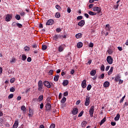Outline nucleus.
I'll use <instances>...</instances> for the list:
<instances>
[{
	"mask_svg": "<svg viewBox=\"0 0 128 128\" xmlns=\"http://www.w3.org/2000/svg\"><path fill=\"white\" fill-rule=\"evenodd\" d=\"M66 102V97H64L61 100V102H62V104H64Z\"/></svg>",
	"mask_w": 128,
	"mask_h": 128,
	"instance_id": "nucleus-29",
	"label": "nucleus"
},
{
	"mask_svg": "<svg viewBox=\"0 0 128 128\" xmlns=\"http://www.w3.org/2000/svg\"><path fill=\"white\" fill-rule=\"evenodd\" d=\"M13 128H17L18 126V120H15L14 124L12 126Z\"/></svg>",
	"mask_w": 128,
	"mask_h": 128,
	"instance_id": "nucleus-14",
	"label": "nucleus"
},
{
	"mask_svg": "<svg viewBox=\"0 0 128 128\" xmlns=\"http://www.w3.org/2000/svg\"><path fill=\"white\" fill-rule=\"evenodd\" d=\"M12 16H10V14H7V15L6 16V22H10V20H12Z\"/></svg>",
	"mask_w": 128,
	"mask_h": 128,
	"instance_id": "nucleus-10",
	"label": "nucleus"
},
{
	"mask_svg": "<svg viewBox=\"0 0 128 128\" xmlns=\"http://www.w3.org/2000/svg\"><path fill=\"white\" fill-rule=\"evenodd\" d=\"M48 76H52L54 74V70H50L48 72Z\"/></svg>",
	"mask_w": 128,
	"mask_h": 128,
	"instance_id": "nucleus-27",
	"label": "nucleus"
},
{
	"mask_svg": "<svg viewBox=\"0 0 128 128\" xmlns=\"http://www.w3.org/2000/svg\"><path fill=\"white\" fill-rule=\"evenodd\" d=\"M18 28H22V24H20V23H17V26Z\"/></svg>",
	"mask_w": 128,
	"mask_h": 128,
	"instance_id": "nucleus-32",
	"label": "nucleus"
},
{
	"mask_svg": "<svg viewBox=\"0 0 128 128\" xmlns=\"http://www.w3.org/2000/svg\"><path fill=\"white\" fill-rule=\"evenodd\" d=\"M24 14H24V12H20V15L22 16H24Z\"/></svg>",
	"mask_w": 128,
	"mask_h": 128,
	"instance_id": "nucleus-63",
	"label": "nucleus"
},
{
	"mask_svg": "<svg viewBox=\"0 0 128 128\" xmlns=\"http://www.w3.org/2000/svg\"><path fill=\"white\" fill-rule=\"evenodd\" d=\"M10 92H16V88H14L12 87L10 88Z\"/></svg>",
	"mask_w": 128,
	"mask_h": 128,
	"instance_id": "nucleus-41",
	"label": "nucleus"
},
{
	"mask_svg": "<svg viewBox=\"0 0 128 128\" xmlns=\"http://www.w3.org/2000/svg\"><path fill=\"white\" fill-rule=\"evenodd\" d=\"M40 110H42V108H44V103H42L40 104Z\"/></svg>",
	"mask_w": 128,
	"mask_h": 128,
	"instance_id": "nucleus-56",
	"label": "nucleus"
},
{
	"mask_svg": "<svg viewBox=\"0 0 128 128\" xmlns=\"http://www.w3.org/2000/svg\"><path fill=\"white\" fill-rule=\"evenodd\" d=\"M76 47H77L78 48H80V42H78L77 44Z\"/></svg>",
	"mask_w": 128,
	"mask_h": 128,
	"instance_id": "nucleus-48",
	"label": "nucleus"
},
{
	"mask_svg": "<svg viewBox=\"0 0 128 128\" xmlns=\"http://www.w3.org/2000/svg\"><path fill=\"white\" fill-rule=\"evenodd\" d=\"M96 70H94L90 71V76H96Z\"/></svg>",
	"mask_w": 128,
	"mask_h": 128,
	"instance_id": "nucleus-17",
	"label": "nucleus"
},
{
	"mask_svg": "<svg viewBox=\"0 0 128 128\" xmlns=\"http://www.w3.org/2000/svg\"><path fill=\"white\" fill-rule=\"evenodd\" d=\"M62 84L64 86H68V80H64L62 82Z\"/></svg>",
	"mask_w": 128,
	"mask_h": 128,
	"instance_id": "nucleus-22",
	"label": "nucleus"
},
{
	"mask_svg": "<svg viewBox=\"0 0 128 128\" xmlns=\"http://www.w3.org/2000/svg\"><path fill=\"white\" fill-rule=\"evenodd\" d=\"M78 112V108H74L72 110V114H76Z\"/></svg>",
	"mask_w": 128,
	"mask_h": 128,
	"instance_id": "nucleus-13",
	"label": "nucleus"
},
{
	"mask_svg": "<svg viewBox=\"0 0 128 128\" xmlns=\"http://www.w3.org/2000/svg\"><path fill=\"white\" fill-rule=\"evenodd\" d=\"M118 6H120V5L118 4L117 5L114 6V8L115 10H118Z\"/></svg>",
	"mask_w": 128,
	"mask_h": 128,
	"instance_id": "nucleus-54",
	"label": "nucleus"
},
{
	"mask_svg": "<svg viewBox=\"0 0 128 128\" xmlns=\"http://www.w3.org/2000/svg\"><path fill=\"white\" fill-rule=\"evenodd\" d=\"M118 50H120V52H122V48L120 46H118Z\"/></svg>",
	"mask_w": 128,
	"mask_h": 128,
	"instance_id": "nucleus-62",
	"label": "nucleus"
},
{
	"mask_svg": "<svg viewBox=\"0 0 128 128\" xmlns=\"http://www.w3.org/2000/svg\"><path fill=\"white\" fill-rule=\"evenodd\" d=\"M55 16L56 18H60V14L58 13V12H56Z\"/></svg>",
	"mask_w": 128,
	"mask_h": 128,
	"instance_id": "nucleus-26",
	"label": "nucleus"
},
{
	"mask_svg": "<svg viewBox=\"0 0 128 128\" xmlns=\"http://www.w3.org/2000/svg\"><path fill=\"white\" fill-rule=\"evenodd\" d=\"M101 70H102L103 72L104 70V65L102 64L100 67Z\"/></svg>",
	"mask_w": 128,
	"mask_h": 128,
	"instance_id": "nucleus-46",
	"label": "nucleus"
},
{
	"mask_svg": "<svg viewBox=\"0 0 128 128\" xmlns=\"http://www.w3.org/2000/svg\"><path fill=\"white\" fill-rule=\"evenodd\" d=\"M99 78H102V80H103V78H104V74H102L100 77H99Z\"/></svg>",
	"mask_w": 128,
	"mask_h": 128,
	"instance_id": "nucleus-45",
	"label": "nucleus"
},
{
	"mask_svg": "<svg viewBox=\"0 0 128 128\" xmlns=\"http://www.w3.org/2000/svg\"><path fill=\"white\" fill-rule=\"evenodd\" d=\"M92 88V85L88 84L87 86V90H90V89Z\"/></svg>",
	"mask_w": 128,
	"mask_h": 128,
	"instance_id": "nucleus-44",
	"label": "nucleus"
},
{
	"mask_svg": "<svg viewBox=\"0 0 128 128\" xmlns=\"http://www.w3.org/2000/svg\"><path fill=\"white\" fill-rule=\"evenodd\" d=\"M116 124V122H111V125L112 126H114Z\"/></svg>",
	"mask_w": 128,
	"mask_h": 128,
	"instance_id": "nucleus-61",
	"label": "nucleus"
},
{
	"mask_svg": "<svg viewBox=\"0 0 128 128\" xmlns=\"http://www.w3.org/2000/svg\"><path fill=\"white\" fill-rule=\"evenodd\" d=\"M124 98H126V96H124L120 100V104H122V102H124Z\"/></svg>",
	"mask_w": 128,
	"mask_h": 128,
	"instance_id": "nucleus-37",
	"label": "nucleus"
},
{
	"mask_svg": "<svg viewBox=\"0 0 128 128\" xmlns=\"http://www.w3.org/2000/svg\"><path fill=\"white\" fill-rule=\"evenodd\" d=\"M94 4H90L89 6H88V8H92V6H94Z\"/></svg>",
	"mask_w": 128,
	"mask_h": 128,
	"instance_id": "nucleus-60",
	"label": "nucleus"
},
{
	"mask_svg": "<svg viewBox=\"0 0 128 128\" xmlns=\"http://www.w3.org/2000/svg\"><path fill=\"white\" fill-rule=\"evenodd\" d=\"M54 21L52 19H50L46 22V26H52V24H54Z\"/></svg>",
	"mask_w": 128,
	"mask_h": 128,
	"instance_id": "nucleus-6",
	"label": "nucleus"
},
{
	"mask_svg": "<svg viewBox=\"0 0 128 128\" xmlns=\"http://www.w3.org/2000/svg\"><path fill=\"white\" fill-rule=\"evenodd\" d=\"M24 50L25 52H28L30 50V47L26 46L24 47Z\"/></svg>",
	"mask_w": 128,
	"mask_h": 128,
	"instance_id": "nucleus-36",
	"label": "nucleus"
},
{
	"mask_svg": "<svg viewBox=\"0 0 128 128\" xmlns=\"http://www.w3.org/2000/svg\"><path fill=\"white\" fill-rule=\"evenodd\" d=\"M60 36H61L60 38H66V35H62L60 34Z\"/></svg>",
	"mask_w": 128,
	"mask_h": 128,
	"instance_id": "nucleus-53",
	"label": "nucleus"
},
{
	"mask_svg": "<svg viewBox=\"0 0 128 128\" xmlns=\"http://www.w3.org/2000/svg\"><path fill=\"white\" fill-rule=\"evenodd\" d=\"M17 24H18V23L14 22L12 23V26H17Z\"/></svg>",
	"mask_w": 128,
	"mask_h": 128,
	"instance_id": "nucleus-50",
	"label": "nucleus"
},
{
	"mask_svg": "<svg viewBox=\"0 0 128 128\" xmlns=\"http://www.w3.org/2000/svg\"><path fill=\"white\" fill-rule=\"evenodd\" d=\"M88 14L90 16H96V12H92V11H90L88 12Z\"/></svg>",
	"mask_w": 128,
	"mask_h": 128,
	"instance_id": "nucleus-23",
	"label": "nucleus"
},
{
	"mask_svg": "<svg viewBox=\"0 0 128 128\" xmlns=\"http://www.w3.org/2000/svg\"><path fill=\"white\" fill-rule=\"evenodd\" d=\"M90 102V97L86 96V102H85V106H89Z\"/></svg>",
	"mask_w": 128,
	"mask_h": 128,
	"instance_id": "nucleus-12",
	"label": "nucleus"
},
{
	"mask_svg": "<svg viewBox=\"0 0 128 128\" xmlns=\"http://www.w3.org/2000/svg\"><path fill=\"white\" fill-rule=\"evenodd\" d=\"M10 62H16V58H14L10 60Z\"/></svg>",
	"mask_w": 128,
	"mask_h": 128,
	"instance_id": "nucleus-64",
	"label": "nucleus"
},
{
	"mask_svg": "<svg viewBox=\"0 0 128 128\" xmlns=\"http://www.w3.org/2000/svg\"><path fill=\"white\" fill-rule=\"evenodd\" d=\"M21 110H22L23 112H26V106H21Z\"/></svg>",
	"mask_w": 128,
	"mask_h": 128,
	"instance_id": "nucleus-21",
	"label": "nucleus"
},
{
	"mask_svg": "<svg viewBox=\"0 0 128 128\" xmlns=\"http://www.w3.org/2000/svg\"><path fill=\"white\" fill-rule=\"evenodd\" d=\"M82 87L83 88H86V80H84L82 83Z\"/></svg>",
	"mask_w": 128,
	"mask_h": 128,
	"instance_id": "nucleus-11",
	"label": "nucleus"
},
{
	"mask_svg": "<svg viewBox=\"0 0 128 128\" xmlns=\"http://www.w3.org/2000/svg\"><path fill=\"white\" fill-rule=\"evenodd\" d=\"M104 88H108L110 86V82L106 81L104 83Z\"/></svg>",
	"mask_w": 128,
	"mask_h": 128,
	"instance_id": "nucleus-15",
	"label": "nucleus"
},
{
	"mask_svg": "<svg viewBox=\"0 0 128 128\" xmlns=\"http://www.w3.org/2000/svg\"><path fill=\"white\" fill-rule=\"evenodd\" d=\"M66 44H62L58 48V52H62L64 50V48H66Z\"/></svg>",
	"mask_w": 128,
	"mask_h": 128,
	"instance_id": "nucleus-8",
	"label": "nucleus"
},
{
	"mask_svg": "<svg viewBox=\"0 0 128 128\" xmlns=\"http://www.w3.org/2000/svg\"><path fill=\"white\" fill-rule=\"evenodd\" d=\"M56 127V125L54 124H52L50 126V128H54Z\"/></svg>",
	"mask_w": 128,
	"mask_h": 128,
	"instance_id": "nucleus-57",
	"label": "nucleus"
},
{
	"mask_svg": "<svg viewBox=\"0 0 128 128\" xmlns=\"http://www.w3.org/2000/svg\"><path fill=\"white\" fill-rule=\"evenodd\" d=\"M84 20H82L80 21V26H84Z\"/></svg>",
	"mask_w": 128,
	"mask_h": 128,
	"instance_id": "nucleus-34",
	"label": "nucleus"
},
{
	"mask_svg": "<svg viewBox=\"0 0 128 128\" xmlns=\"http://www.w3.org/2000/svg\"><path fill=\"white\" fill-rule=\"evenodd\" d=\"M60 34H55V36L53 37V40H56V42H58L60 38Z\"/></svg>",
	"mask_w": 128,
	"mask_h": 128,
	"instance_id": "nucleus-9",
	"label": "nucleus"
},
{
	"mask_svg": "<svg viewBox=\"0 0 128 128\" xmlns=\"http://www.w3.org/2000/svg\"><path fill=\"white\" fill-rule=\"evenodd\" d=\"M44 86H46V88H52V83H51L50 84L48 81L46 80L44 82Z\"/></svg>",
	"mask_w": 128,
	"mask_h": 128,
	"instance_id": "nucleus-2",
	"label": "nucleus"
},
{
	"mask_svg": "<svg viewBox=\"0 0 128 128\" xmlns=\"http://www.w3.org/2000/svg\"><path fill=\"white\" fill-rule=\"evenodd\" d=\"M88 124V122H86V121H84L82 122V127L84 126H86V124Z\"/></svg>",
	"mask_w": 128,
	"mask_h": 128,
	"instance_id": "nucleus-30",
	"label": "nucleus"
},
{
	"mask_svg": "<svg viewBox=\"0 0 128 128\" xmlns=\"http://www.w3.org/2000/svg\"><path fill=\"white\" fill-rule=\"evenodd\" d=\"M110 24H108L106 26V30H110Z\"/></svg>",
	"mask_w": 128,
	"mask_h": 128,
	"instance_id": "nucleus-39",
	"label": "nucleus"
},
{
	"mask_svg": "<svg viewBox=\"0 0 128 128\" xmlns=\"http://www.w3.org/2000/svg\"><path fill=\"white\" fill-rule=\"evenodd\" d=\"M21 60H26V56L22 54V58Z\"/></svg>",
	"mask_w": 128,
	"mask_h": 128,
	"instance_id": "nucleus-24",
	"label": "nucleus"
},
{
	"mask_svg": "<svg viewBox=\"0 0 128 128\" xmlns=\"http://www.w3.org/2000/svg\"><path fill=\"white\" fill-rule=\"evenodd\" d=\"M47 48H48V46H46V45L42 46V50H46Z\"/></svg>",
	"mask_w": 128,
	"mask_h": 128,
	"instance_id": "nucleus-35",
	"label": "nucleus"
},
{
	"mask_svg": "<svg viewBox=\"0 0 128 128\" xmlns=\"http://www.w3.org/2000/svg\"><path fill=\"white\" fill-rule=\"evenodd\" d=\"M56 32H62V29H60V28H56Z\"/></svg>",
	"mask_w": 128,
	"mask_h": 128,
	"instance_id": "nucleus-49",
	"label": "nucleus"
},
{
	"mask_svg": "<svg viewBox=\"0 0 128 128\" xmlns=\"http://www.w3.org/2000/svg\"><path fill=\"white\" fill-rule=\"evenodd\" d=\"M58 78H60V76L58 74H56L54 78V82H58Z\"/></svg>",
	"mask_w": 128,
	"mask_h": 128,
	"instance_id": "nucleus-16",
	"label": "nucleus"
},
{
	"mask_svg": "<svg viewBox=\"0 0 128 128\" xmlns=\"http://www.w3.org/2000/svg\"><path fill=\"white\" fill-rule=\"evenodd\" d=\"M56 8L58 10H62V7H60L58 4H57L56 6Z\"/></svg>",
	"mask_w": 128,
	"mask_h": 128,
	"instance_id": "nucleus-31",
	"label": "nucleus"
},
{
	"mask_svg": "<svg viewBox=\"0 0 128 128\" xmlns=\"http://www.w3.org/2000/svg\"><path fill=\"white\" fill-rule=\"evenodd\" d=\"M15 18H16L17 20H20V14H16L15 16Z\"/></svg>",
	"mask_w": 128,
	"mask_h": 128,
	"instance_id": "nucleus-28",
	"label": "nucleus"
},
{
	"mask_svg": "<svg viewBox=\"0 0 128 128\" xmlns=\"http://www.w3.org/2000/svg\"><path fill=\"white\" fill-rule=\"evenodd\" d=\"M14 82H16V78H12L10 80V82L11 84H14Z\"/></svg>",
	"mask_w": 128,
	"mask_h": 128,
	"instance_id": "nucleus-40",
	"label": "nucleus"
},
{
	"mask_svg": "<svg viewBox=\"0 0 128 128\" xmlns=\"http://www.w3.org/2000/svg\"><path fill=\"white\" fill-rule=\"evenodd\" d=\"M76 38H80V33L76 34Z\"/></svg>",
	"mask_w": 128,
	"mask_h": 128,
	"instance_id": "nucleus-38",
	"label": "nucleus"
},
{
	"mask_svg": "<svg viewBox=\"0 0 128 128\" xmlns=\"http://www.w3.org/2000/svg\"><path fill=\"white\" fill-rule=\"evenodd\" d=\"M106 60H107V62H108L109 64H112L114 59H112V56H109L107 57Z\"/></svg>",
	"mask_w": 128,
	"mask_h": 128,
	"instance_id": "nucleus-4",
	"label": "nucleus"
},
{
	"mask_svg": "<svg viewBox=\"0 0 128 128\" xmlns=\"http://www.w3.org/2000/svg\"><path fill=\"white\" fill-rule=\"evenodd\" d=\"M94 106H91V108L89 110V114H90V118H92L94 116Z\"/></svg>",
	"mask_w": 128,
	"mask_h": 128,
	"instance_id": "nucleus-3",
	"label": "nucleus"
},
{
	"mask_svg": "<svg viewBox=\"0 0 128 128\" xmlns=\"http://www.w3.org/2000/svg\"><path fill=\"white\" fill-rule=\"evenodd\" d=\"M114 70V68L112 66L108 72V76H110L112 74V71Z\"/></svg>",
	"mask_w": 128,
	"mask_h": 128,
	"instance_id": "nucleus-20",
	"label": "nucleus"
},
{
	"mask_svg": "<svg viewBox=\"0 0 128 128\" xmlns=\"http://www.w3.org/2000/svg\"><path fill=\"white\" fill-rule=\"evenodd\" d=\"M4 120L2 118H0V126H2V123L4 122Z\"/></svg>",
	"mask_w": 128,
	"mask_h": 128,
	"instance_id": "nucleus-42",
	"label": "nucleus"
},
{
	"mask_svg": "<svg viewBox=\"0 0 128 128\" xmlns=\"http://www.w3.org/2000/svg\"><path fill=\"white\" fill-rule=\"evenodd\" d=\"M38 102H42V100H44V96L42 95H40L39 96L38 98Z\"/></svg>",
	"mask_w": 128,
	"mask_h": 128,
	"instance_id": "nucleus-25",
	"label": "nucleus"
},
{
	"mask_svg": "<svg viewBox=\"0 0 128 128\" xmlns=\"http://www.w3.org/2000/svg\"><path fill=\"white\" fill-rule=\"evenodd\" d=\"M108 54H112L114 51H112V49H109L108 50Z\"/></svg>",
	"mask_w": 128,
	"mask_h": 128,
	"instance_id": "nucleus-33",
	"label": "nucleus"
},
{
	"mask_svg": "<svg viewBox=\"0 0 128 128\" xmlns=\"http://www.w3.org/2000/svg\"><path fill=\"white\" fill-rule=\"evenodd\" d=\"M92 10L94 12H97L98 14H100L102 12V8L98 6L94 7Z\"/></svg>",
	"mask_w": 128,
	"mask_h": 128,
	"instance_id": "nucleus-5",
	"label": "nucleus"
},
{
	"mask_svg": "<svg viewBox=\"0 0 128 128\" xmlns=\"http://www.w3.org/2000/svg\"><path fill=\"white\" fill-rule=\"evenodd\" d=\"M52 108V105H50V104L49 103V102H48L46 105V110H47L48 112V110H50V108Z\"/></svg>",
	"mask_w": 128,
	"mask_h": 128,
	"instance_id": "nucleus-7",
	"label": "nucleus"
},
{
	"mask_svg": "<svg viewBox=\"0 0 128 128\" xmlns=\"http://www.w3.org/2000/svg\"><path fill=\"white\" fill-rule=\"evenodd\" d=\"M89 47L93 48L94 47V43H92V42L90 43V44H89Z\"/></svg>",
	"mask_w": 128,
	"mask_h": 128,
	"instance_id": "nucleus-58",
	"label": "nucleus"
},
{
	"mask_svg": "<svg viewBox=\"0 0 128 128\" xmlns=\"http://www.w3.org/2000/svg\"><path fill=\"white\" fill-rule=\"evenodd\" d=\"M14 98V94H10L8 96V98Z\"/></svg>",
	"mask_w": 128,
	"mask_h": 128,
	"instance_id": "nucleus-47",
	"label": "nucleus"
},
{
	"mask_svg": "<svg viewBox=\"0 0 128 128\" xmlns=\"http://www.w3.org/2000/svg\"><path fill=\"white\" fill-rule=\"evenodd\" d=\"M120 76H118L115 78V80L116 82H118L120 80Z\"/></svg>",
	"mask_w": 128,
	"mask_h": 128,
	"instance_id": "nucleus-43",
	"label": "nucleus"
},
{
	"mask_svg": "<svg viewBox=\"0 0 128 128\" xmlns=\"http://www.w3.org/2000/svg\"><path fill=\"white\" fill-rule=\"evenodd\" d=\"M27 62H32V58L28 57L27 58Z\"/></svg>",
	"mask_w": 128,
	"mask_h": 128,
	"instance_id": "nucleus-52",
	"label": "nucleus"
},
{
	"mask_svg": "<svg viewBox=\"0 0 128 128\" xmlns=\"http://www.w3.org/2000/svg\"><path fill=\"white\" fill-rule=\"evenodd\" d=\"M33 48H38V45H36V44H34L32 46Z\"/></svg>",
	"mask_w": 128,
	"mask_h": 128,
	"instance_id": "nucleus-59",
	"label": "nucleus"
},
{
	"mask_svg": "<svg viewBox=\"0 0 128 128\" xmlns=\"http://www.w3.org/2000/svg\"><path fill=\"white\" fill-rule=\"evenodd\" d=\"M43 86L44 84L42 83V81L39 80L38 82V90H39V92H42Z\"/></svg>",
	"mask_w": 128,
	"mask_h": 128,
	"instance_id": "nucleus-1",
	"label": "nucleus"
},
{
	"mask_svg": "<svg viewBox=\"0 0 128 128\" xmlns=\"http://www.w3.org/2000/svg\"><path fill=\"white\" fill-rule=\"evenodd\" d=\"M120 114H116V116L114 118V120L118 122V120H120Z\"/></svg>",
	"mask_w": 128,
	"mask_h": 128,
	"instance_id": "nucleus-19",
	"label": "nucleus"
},
{
	"mask_svg": "<svg viewBox=\"0 0 128 128\" xmlns=\"http://www.w3.org/2000/svg\"><path fill=\"white\" fill-rule=\"evenodd\" d=\"M64 96H68V92H66L64 93Z\"/></svg>",
	"mask_w": 128,
	"mask_h": 128,
	"instance_id": "nucleus-51",
	"label": "nucleus"
},
{
	"mask_svg": "<svg viewBox=\"0 0 128 128\" xmlns=\"http://www.w3.org/2000/svg\"><path fill=\"white\" fill-rule=\"evenodd\" d=\"M106 118L104 117L102 120H101L100 125L102 126V124H104V122H106Z\"/></svg>",
	"mask_w": 128,
	"mask_h": 128,
	"instance_id": "nucleus-18",
	"label": "nucleus"
},
{
	"mask_svg": "<svg viewBox=\"0 0 128 128\" xmlns=\"http://www.w3.org/2000/svg\"><path fill=\"white\" fill-rule=\"evenodd\" d=\"M92 60H88V63H86V64H89V66L90 65L92 64Z\"/></svg>",
	"mask_w": 128,
	"mask_h": 128,
	"instance_id": "nucleus-55",
	"label": "nucleus"
}]
</instances>
